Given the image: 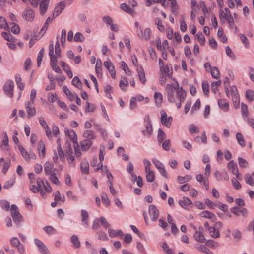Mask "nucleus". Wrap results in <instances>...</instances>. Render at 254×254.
<instances>
[{"instance_id": "1", "label": "nucleus", "mask_w": 254, "mask_h": 254, "mask_svg": "<svg viewBox=\"0 0 254 254\" xmlns=\"http://www.w3.org/2000/svg\"><path fill=\"white\" fill-rule=\"evenodd\" d=\"M168 94V100L170 102L176 103L178 108H180L182 102L184 101L186 96V92L179 85L173 87L172 84H168L166 87Z\"/></svg>"}, {"instance_id": "2", "label": "nucleus", "mask_w": 254, "mask_h": 254, "mask_svg": "<svg viewBox=\"0 0 254 254\" xmlns=\"http://www.w3.org/2000/svg\"><path fill=\"white\" fill-rule=\"evenodd\" d=\"M231 95L232 98L233 104L236 109H238L240 105V98L237 87L232 86L230 87Z\"/></svg>"}, {"instance_id": "3", "label": "nucleus", "mask_w": 254, "mask_h": 254, "mask_svg": "<svg viewBox=\"0 0 254 254\" xmlns=\"http://www.w3.org/2000/svg\"><path fill=\"white\" fill-rule=\"evenodd\" d=\"M161 114V122L162 124L169 128L171 125L172 122V118L170 116L167 117V114L164 110H162L160 112Z\"/></svg>"}, {"instance_id": "4", "label": "nucleus", "mask_w": 254, "mask_h": 254, "mask_svg": "<svg viewBox=\"0 0 254 254\" xmlns=\"http://www.w3.org/2000/svg\"><path fill=\"white\" fill-rule=\"evenodd\" d=\"M14 83L11 80L7 81L4 85L3 90L7 96L12 98L13 96Z\"/></svg>"}, {"instance_id": "5", "label": "nucleus", "mask_w": 254, "mask_h": 254, "mask_svg": "<svg viewBox=\"0 0 254 254\" xmlns=\"http://www.w3.org/2000/svg\"><path fill=\"white\" fill-rule=\"evenodd\" d=\"M22 16L27 21L32 22L34 19L35 13L32 9L27 8L23 11Z\"/></svg>"}, {"instance_id": "6", "label": "nucleus", "mask_w": 254, "mask_h": 254, "mask_svg": "<svg viewBox=\"0 0 254 254\" xmlns=\"http://www.w3.org/2000/svg\"><path fill=\"white\" fill-rule=\"evenodd\" d=\"M149 214L152 221H156L159 215V212L154 205H150L149 206Z\"/></svg>"}, {"instance_id": "7", "label": "nucleus", "mask_w": 254, "mask_h": 254, "mask_svg": "<svg viewBox=\"0 0 254 254\" xmlns=\"http://www.w3.org/2000/svg\"><path fill=\"white\" fill-rule=\"evenodd\" d=\"M34 102H31L28 101L25 103V106L28 118L34 116L36 114V110L34 106Z\"/></svg>"}, {"instance_id": "8", "label": "nucleus", "mask_w": 254, "mask_h": 254, "mask_svg": "<svg viewBox=\"0 0 254 254\" xmlns=\"http://www.w3.org/2000/svg\"><path fill=\"white\" fill-rule=\"evenodd\" d=\"M34 242L41 254H49L48 248L41 240L36 238Z\"/></svg>"}, {"instance_id": "9", "label": "nucleus", "mask_w": 254, "mask_h": 254, "mask_svg": "<svg viewBox=\"0 0 254 254\" xmlns=\"http://www.w3.org/2000/svg\"><path fill=\"white\" fill-rule=\"evenodd\" d=\"M203 228L201 226H199L197 230L195 231L194 234V238L196 241L203 243L205 242V238L204 236L203 235Z\"/></svg>"}, {"instance_id": "10", "label": "nucleus", "mask_w": 254, "mask_h": 254, "mask_svg": "<svg viewBox=\"0 0 254 254\" xmlns=\"http://www.w3.org/2000/svg\"><path fill=\"white\" fill-rule=\"evenodd\" d=\"M104 65L108 70L111 77L115 79L116 77V72L111 60L108 59V60L104 63Z\"/></svg>"}, {"instance_id": "11", "label": "nucleus", "mask_w": 254, "mask_h": 254, "mask_svg": "<svg viewBox=\"0 0 254 254\" xmlns=\"http://www.w3.org/2000/svg\"><path fill=\"white\" fill-rule=\"evenodd\" d=\"M151 34V30L149 28H146L144 31L142 29H140L139 31H137L138 36L142 39L148 40L150 38Z\"/></svg>"}, {"instance_id": "12", "label": "nucleus", "mask_w": 254, "mask_h": 254, "mask_svg": "<svg viewBox=\"0 0 254 254\" xmlns=\"http://www.w3.org/2000/svg\"><path fill=\"white\" fill-rule=\"evenodd\" d=\"M228 169L231 171V172L235 175L238 179H239V174L238 172V169L237 166L236 164L234 162L233 160H231L230 161L227 165Z\"/></svg>"}, {"instance_id": "13", "label": "nucleus", "mask_w": 254, "mask_h": 254, "mask_svg": "<svg viewBox=\"0 0 254 254\" xmlns=\"http://www.w3.org/2000/svg\"><path fill=\"white\" fill-rule=\"evenodd\" d=\"M44 169L46 175L50 176L55 173L54 171L53 165L48 161L45 162L44 164Z\"/></svg>"}, {"instance_id": "14", "label": "nucleus", "mask_w": 254, "mask_h": 254, "mask_svg": "<svg viewBox=\"0 0 254 254\" xmlns=\"http://www.w3.org/2000/svg\"><path fill=\"white\" fill-rule=\"evenodd\" d=\"M11 244L15 247H17L19 252L22 253L24 252V248L23 245L20 243L18 239L16 237H13L10 240Z\"/></svg>"}, {"instance_id": "15", "label": "nucleus", "mask_w": 254, "mask_h": 254, "mask_svg": "<svg viewBox=\"0 0 254 254\" xmlns=\"http://www.w3.org/2000/svg\"><path fill=\"white\" fill-rule=\"evenodd\" d=\"M179 205L183 208L189 209V206L192 205L191 201L186 197H183L179 201Z\"/></svg>"}, {"instance_id": "16", "label": "nucleus", "mask_w": 254, "mask_h": 254, "mask_svg": "<svg viewBox=\"0 0 254 254\" xmlns=\"http://www.w3.org/2000/svg\"><path fill=\"white\" fill-rule=\"evenodd\" d=\"M65 4L64 1L59 3V4L55 8L54 11L53 13V17H56L60 14H61V13L65 8Z\"/></svg>"}, {"instance_id": "17", "label": "nucleus", "mask_w": 254, "mask_h": 254, "mask_svg": "<svg viewBox=\"0 0 254 254\" xmlns=\"http://www.w3.org/2000/svg\"><path fill=\"white\" fill-rule=\"evenodd\" d=\"M147 119H148V122L145 124L146 131L143 130L142 133L144 135H148L149 136L152 134L153 130H152V125L151 124L149 117L148 116L147 117Z\"/></svg>"}, {"instance_id": "18", "label": "nucleus", "mask_w": 254, "mask_h": 254, "mask_svg": "<svg viewBox=\"0 0 254 254\" xmlns=\"http://www.w3.org/2000/svg\"><path fill=\"white\" fill-rule=\"evenodd\" d=\"M137 71L140 81L142 84H144L146 81V79L143 69L141 66H139L137 67Z\"/></svg>"}, {"instance_id": "19", "label": "nucleus", "mask_w": 254, "mask_h": 254, "mask_svg": "<svg viewBox=\"0 0 254 254\" xmlns=\"http://www.w3.org/2000/svg\"><path fill=\"white\" fill-rule=\"evenodd\" d=\"M92 141L90 139H85L80 142L82 150L86 151L88 150L92 145Z\"/></svg>"}, {"instance_id": "20", "label": "nucleus", "mask_w": 254, "mask_h": 254, "mask_svg": "<svg viewBox=\"0 0 254 254\" xmlns=\"http://www.w3.org/2000/svg\"><path fill=\"white\" fill-rule=\"evenodd\" d=\"M105 153V147L101 146L100 149V153L99 155V160H100V162L99 163V164L98 165V167L97 168V170L100 169L103 166V164H102V162L104 160V157Z\"/></svg>"}, {"instance_id": "21", "label": "nucleus", "mask_w": 254, "mask_h": 254, "mask_svg": "<svg viewBox=\"0 0 254 254\" xmlns=\"http://www.w3.org/2000/svg\"><path fill=\"white\" fill-rule=\"evenodd\" d=\"M38 150L39 151V156L44 157L45 154V146L43 141H40L38 144Z\"/></svg>"}, {"instance_id": "22", "label": "nucleus", "mask_w": 254, "mask_h": 254, "mask_svg": "<svg viewBox=\"0 0 254 254\" xmlns=\"http://www.w3.org/2000/svg\"><path fill=\"white\" fill-rule=\"evenodd\" d=\"M218 104L219 107L223 111L227 112L229 110V103L224 99H219Z\"/></svg>"}, {"instance_id": "23", "label": "nucleus", "mask_w": 254, "mask_h": 254, "mask_svg": "<svg viewBox=\"0 0 254 254\" xmlns=\"http://www.w3.org/2000/svg\"><path fill=\"white\" fill-rule=\"evenodd\" d=\"M83 136L86 139H90V140H92L96 137L94 132L91 130H85L83 132Z\"/></svg>"}, {"instance_id": "24", "label": "nucleus", "mask_w": 254, "mask_h": 254, "mask_svg": "<svg viewBox=\"0 0 254 254\" xmlns=\"http://www.w3.org/2000/svg\"><path fill=\"white\" fill-rule=\"evenodd\" d=\"M80 169L82 173L88 174L89 173V163L88 161L84 159L80 163Z\"/></svg>"}, {"instance_id": "25", "label": "nucleus", "mask_w": 254, "mask_h": 254, "mask_svg": "<svg viewBox=\"0 0 254 254\" xmlns=\"http://www.w3.org/2000/svg\"><path fill=\"white\" fill-rule=\"evenodd\" d=\"M50 0H42L40 4V10L41 14H44L46 12L47 6Z\"/></svg>"}, {"instance_id": "26", "label": "nucleus", "mask_w": 254, "mask_h": 254, "mask_svg": "<svg viewBox=\"0 0 254 254\" xmlns=\"http://www.w3.org/2000/svg\"><path fill=\"white\" fill-rule=\"evenodd\" d=\"M120 7L123 11L130 14H133L134 12L133 8H131L129 5H127L125 3L121 4Z\"/></svg>"}, {"instance_id": "27", "label": "nucleus", "mask_w": 254, "mask_h": 254, "mask_svg": "<svg viewBox=\"0 0 254 254\" xmlns=\"http://www.w3.org/2000/svg\"><path fill=\"white\" fill-rule=\"evenodd\" d=\"M201 217L210 219L214 220L216 219L215 215L208 211H203L200 214Z\"/></svg>"}, {"instance_id": "28", "label": "nucleus", "mask_w": 254, "mask_h": 254, "mask_svg": "<svg viewBox=\"0 0 254 254\" xmlns=\"http://www.w3.org/2000/svg\"><path fill=\"white\" fill-rule=\"evenodd\" d=\"M102 61L100 59H97L95 66V70L98 77L102 76Z\"/></svg>"}, {"instance_id": "29", "label": "nucleus", "mask_w": 254, "mask_h": 254, "mask_svg": "<svg viewBox=\"0 0 254 254\" xmlns=\"http://www.w3.org/2000/svg\"><path fill=\"white\" fill-rule=\"evenodd\" d=\"M209 232L211 236L214 238H218L220 237L219 231L214 227H209Z\"/></svg>"}, {"instance_id": "30", "label": "nucleus", "mask_w": 254, "mask_h": 254, "mask_svg": "<svg viewBox=\"0 0 254 254\" xmlns=\"http://www.w3.org/2000/svg\"><path fill=\"white\" fill-rule=\"evenodd\" d=\"M12 217L15 224H18L21 221L22 216L19 212H12Z\"/></svg>"}, {"instance_id": "31", "label": "nucleus", "mask_w": 254, "mask_h": 254, "mask_svg": "<svg viewBox=\"0 0 254 254\" xmlns=\"http://www.w3.org/2000/svg\"><path fill=\"white\" fill-rule=\"evenodd\" d=\"M37 183L38 187H37L39 191H40V194L41 195L44 197L45 195V192H44L43 190V185H44V182L42 180V179L40 178H38L37 179Z\"/></svg>"}, {"instance_id": "32", "label": "nucleus", "mask_w": 254, "mask_h": 254, "mask_svg": "<svg viewBox=\"0 0 254 254\" xmlns=\"http://www.w3.org/2000/svg\"><path fill=\"white\" fill-rule=\"evenodd\" d=\"M172 68L170 64H167L166 66H163L161 67L160 68V71L161 73H164L166 74H167L169 77L172 74V71H169V68Z\"/></svg>"}, {"instance_id": "33", "label": "nucleus", "mask_w": 254, "mask_h": 254, "mask_svg": "<svg viewBox=\"0 0 254 254\" xmlns=\"http://www.w3.org/2000/svg\"><path fill=\"white\" fill-rule=\"evenodd\" d=\"M191 179V176L190 175H186L184 177L182 176H178L177 181L180 184H183L185 182H188L190 181Z\"/></svg>"}, {"instance_id": "34", "label": "nucleus", "mask_w": 254, "mask_h": 254, "mask_svg": "<svg viewBox=\"0 0 254 254\" xmlns=\"http://www.w3.org/2000/svg\"><path fill=\"white\" fill-rule=\"evenodd\" d=\"M146 173V180L149 182H152L155 179L154 173L153 171H145Z\"/></svg>"}, {"instance_id": "35", "label": "nucleus", "mask_w": 254, "mask_h": 254, "mask_svg": "<svg viewBox=\"0 0 254 254\" xmlns=\"http://www.w3.org/2000/svg\"><path fill=\"white\" fill-rule=\"evenodd\" d=\"M211 74L215 79H218L220 77L219 70L217 67H213L211 70Z\"/></svg>"}, {"instance_id": "36", "label": "nucleus", "mask_w": 254, "mask_h": 254, "mask_svg": "<svg viewBox=\"0 0 254 254\" xmlns=\"http://www.w3.org/2000/svg\"><path fill=\"white\" fill-rule=\"evenodd\" d=\"M44 53V48H42L40 50V51L38 53V56H37V66L39 67L41 65L43 55Z\"/></svg>"}, {"instance_id": "37", "label": "nucleus", "mask_w": 254, "mask_h": 254, "mask_svg": "<svg viewBox=\"0 0 254 254\" xmlns=\"http://www.w3.org/2000/svg\"><path fill=\"white\" fill-rule=\"evenodd\" d=\"M236 139L239 144L242 147L245 146V141L243 135L240 133H237L236 135Z\"/></svg>"}, {"instance_id": "38", "label": "nucleus", "mask_w": 254, "mask_h": 254, "mask_svg": "<svg viewBox=\"0 0 254 254\" xmlns=\"http://www.w3.org/2000/svg\"><path fill=\"white\" fill-rule=\"evenodd\" d=\"M197 248L198 250V251H202L206 254H213L212 252H211L209 249H208L204 245H199L197 247Z\"/></svg>"}, {"instance_id": "39", "label": "nucleus", "mask_w": 254, "mask_h": 254, "mask_svg": "<svg viewBox=\"0 0 254 254\" xmlns=\"http://www.w3.org/2000/svg\"><path fill=\"white\" fill-rule=\"evenodd\" d=\"M71 240L75 248H79L80 247V242L76 235H73L71 238Z\"/></svg>"}, {"instance_id": "40", "label": "nucleus", "mask_w": 254, "mask_h": 254, "mask_svg": "<svg viewBox=\"0 0 254 254\" xmlns=\"http://www.w3.org/2000/svg\"><path fill=\"white\" fill-rule=\"evenodd\" d=\"M166 0H146V5L147 7L151 6L152 3H160L163 6H165Z\"/></svg>"}, {"instance_id": "41", "label": "nucleus", "mask_w": 254, "mask_h": 254, "mask_svg": "<svg viewBox=\"0 0 254 254\" xmlns=\"http://www.w3.org/2000/svg\"><path fill=\"white\" fill-rule=\"evenodd\" d=\"M3 37L9 42H13L14 38L9 32H2L1 33Z\"/></svg>"}, {"instance_id": "42", "label": "nucleus", "mask_w": 254, "mask_h": 254, "mask_svg": "<svg viewBox=\"0 0 254 254\" xmlns=\"http://www.w3.org/2000/svg\"><path fill=\"white\" fill-rule=\"evenodd\" d=\"M99 221L101 224L104 228L107 229L110 227L111 225L110 223L107 221L104 217L101 216L99 218Z\"/></svg>"}, {"instance_id": "43", "label": "nucleus", "mask_w": 254, "mask_h": 254, "mask_svg": "<svg viewBox=\"0 0 254 254\" xmlns=\"http://www.w3.org/2000/svg\"><path fill=\"white\" fill-rule=\"evenodd\" d=\"M221 81L220 80H218L216 82H213L211 84L212 92H213L214 93H216L217 91L218 87L221 85Z\"/></svg>"}, {"instance_id": "44", "label": "nucleus", "mask_w": 254, "mask_h": 254, "mask_svg": "<svg viewBox=\"0 0 254 254\" xmlns=\"http://www.w3.org/2000/svg\"><path fill=\"white\" fill-rule=\"evenodd\" d=\"M227 21L229 24V27L231 29L234 28L236 31L237 28L234 24V20L231 14H230L229 18L227 19Z\"/></svg>"}, {"instance_id": "45", "label": "nucleus", "mask_w": 254, "mask_h": 254, "mask_svg": "<svg viewBox=\"0 0 254 254\" xmlns=\"http://www.w3.org/2000/svg\"><path fill=\"white\" fill-rule=\"evenodd\" d=\"M58 155L60 159L63 161L64 159V153L62 149L61 144H58L57 147Z\"/></svg>"}, {"instance_id": "46", "label": "nucleus", "mask_w": 254, "mask_h": 254, "mask_svg": "<svg viewBox=\"0 0 254 254\" xmlns=\"http://www.w3.org/2000/svg\"><path fill=\"white\" fill-rule=\"evenodd\" d=\"M72 83L77 88H81L82 82L77 76L74 77L72 81Z\"/></svg>"}, {"instance_id": "47", "label": "nucleus", "mask_w": 254, "mask_h": 254, "mask_svg": "<svg viewBox=\"0 0 254 254\" xmlns=\"http://www.w3.org/2000/svg\"><path fill=\"white\" fill-rule=\"evenodd\" d=\"M81 221L84 222L86 225H88V222L86 220L89 217V214L87 211L82 209L81 210Z\"/></svg>"}, {"instance_id": "48", "label": "nucleus", "mask_w": 254, "mask_h": 254, "mask_svg": "<svg viewBox=\"0 0 254 254\" xmlns=\"http://www.w3.org/2000/svg\"><path fill=\"white\" fill-rule=\"evenodd\" d=\"M64 131L65 135L68 136L70 139L75 138L76 136L75 132L73 130H69L65 128Z\"/></svg>"}, {"instance_id": "49", "label": "nucleus", "mask_w": 254, "mask_h": 254, "mask_svg": "<svg viewBox=\"0 0 254 254\" xmlns=\"http://www.w3.org/2000/svg\"><path fill=\"white\" fill-rule=\"evenodd\" d=\"M166 134L161 129H158V134L157 136V140L160 143L165 138Z\"/></svg>"}, {"instance_id": "50", "label": "nucleus", "mask_w": 254, "mask_h": 254, "mask_svg": "<svg viewBox=\"0 0 254 254\" xmlns=\"http://www.w3.org/2000/svg\"><path fill=\"white\" fill-rule=\"evenodd\" d=\"M15 182V179H11L7 181L3 185L4 189H8L13 186Z\"/></svg>"}, {"instance_id": "51", "label": "nucleus", "mask_w": 254, "mask_h": 254, "mask_svg": "<svg viewBox=\"0 0 254 254\" xmlns=\"http://www.w3.org/2000/svg\"><path fill=\"white\" fill-rule=\"evenodd\" d=\"M0 28L7 29L8 28V25L5 18L0 16Z\"/></svg>"}, {"instance_id": "52", "label": "nucleus", "mask_w": 254, "mask_h": 254, "mask_svg": "<svg viewBox=\"0 0 254 254\" xmlns=\"http://www.w3.org/2000/svg\"><path fill=\"white\" fill-rule=\"evenodd\" d=\"M246 96L249 101H254V92L253 91L247 90L246 92Z\"/></svg>"}, {"instance_id": "53", "label": "nucleus", "mask_w": 254, "mask_h": 254, "mask_svg": "<svg viewBox=\"0 0 254 254\" xmlns=\"http://www.w3.org/2000/svg\"><path fill=\"white\" fill-rule=\"evenodd\" d=\"M154 97L157 104H160L162 103V95L161 93L155 92L154 95Z\"/></svg>"}, {"instance_id": "54", "label": "nucleus", "mask_w": 254, "mask_h": 254, "mask_svg": "<svg viewBox=\"0 0 254 254\" xmlns=\"http://www.w3.org/2000/svg\"><path fill=\"white\" fill-rule=\"evenodd\" d=\"M3 135L4 136V137L2 141V144L0 145V147L2 149H3L2 145L6 147L8 144V138L7 133L6 132H3Z\"/></svg>"}, {"instance_id": "55", "label": "nucleus", "mask_w": 254, "mask_h": 254, "mask_svg": "<svg viewBox=\"0 0 254 254\" xmlns=\"http://www.w3.org/2000/svg\"><path fill=\"white\" fill-rule=\"evenodd\" d=\"M97 234L98 235V238L101 240L105 241L108 240L107 234L103 231L98 232Z\"/></svg>"}, {"instance_id": "56", "label": "nucleus", "mask_w": 254, "mask_h": 254, "mask_svg": "<svg viewBox=\"0 0 254 254\" xmlns=\"http://www.w3.org/2000/svg\"><path fill=\"white\" fill-rule=\"evenodd\" d=\"M189 131L190 133L193 134L199 132V128L194 124H191L189 126Z\"/></svg>"}, {"instance_id": "57", "label": "nucleus", "mask_w": 254, "mask_h": 254, "mask_svg": "<svg viewBox=\"0 0 254 254\" xmlns=\"http://www.w3.org/2000/svg\"><path fill=\"white\" fill-rule=\"evenodd\" d=\"M43 190L44 192L45 193H50L52 191V188L48 182H44V185H43Z\"/></svg>"}, {"instance_id": "58", "label": "nucleus", "mask_w": 254, "mask_h": 254, "mask_svg": "<svg viewBox=\"0 0 254 254\" xmlns=\"http://www.w3.org/2000/svg\"><path fill=\"white\" fill-rule=\"evenodd\" d=\"M152 162L158 170L164 167L163 164L159 160L156 158H153L152 159Z\"/></svg>"}, {"instance_id": "59", "label": "nucleus", "mask_w": 254, "mask_h": 254, "mask_svg": "<svg viewBox=\"0 0 254 254\" xmlns=\"http://www.w3.org/2000/svg\"><path fill=\"white\" fill-rule=\"evenodd\" d=\"M84 38V36L81 33L77 32L75 34L74 39L76 42H82Z\"/></svg>"}, {"instance_id": "60", "label": "nucleus", "mask_w": 254, "mask_h": 254, "mask_svg": "<svg viewBox=\"0 0 254 254\" xmlns=\"http://www.w3.org/2000/svg\"><path fill=\"white\" fill-rule=\"evenodd\" d=\"M11 164V161L9 159H6V161L4 162V164L2 168V172L3 173H5L8 170Z\"/></svg>"}, {"instance_id": "61", "label": "nucleus", "mask_w": 254, "mask_h": 254, "mask_svg": "<svg viewBox=\"0 0 254 254\" xmlns=\"http://www.w3.org/2000/svg\"><path fill=\"white\" fill-rule=\"evenodd\" d=\"M12 25V27L11 28V30L12 33L14 34H18L20 32V27L19 26L15 24V23H11Z\"/></svg>"}, {"instance_id": "62", "label": "nucleus", "mask_w": 254, "mask_h": 254, "mask_svg": "<svg viewBox=\"0 0 254 254\" xmlns=\"http://www.w3.org/2000/svg\"><path fill=\"white\" fill-rule=\"evenodd\" d=\"M220 19L221 21L225 22L227 19L229 18V15L227 14V13H225V12L222 10H220Z\"/></svg>"}, {"instance_id": "63", "label": "nucleus", "mask_w": 254, "mask_h": 254, "mask_svg": "<svg viewBox=\"0 0 254 254\" xmlns=\"http://www.w3.org/2000/svg\"><path fill=\"white\" fill-rule=\"evenodd\" d=\"M196 36L200 44L202 45H204L205 42V38L202 33L198 32Z\"/></svg>"}, {"instance_id": "64", "label": "nucleus", "mask_w": 254, "mask_h": 254, "mask_svg": "<svg viewBox=\"0 0 254 254\" xmlns=\"http://www.w3.org/2000/svg\"><path fill=\"white\" fill-rule=\"evenodd\" d=\"M206 244L208 246H210L213 248H217L219 246L218 243L214 241L213 240H208L206 241Z\"/></svg>"}]
</instances>
